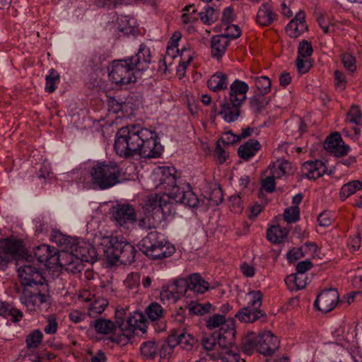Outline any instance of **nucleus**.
Listing matches in <instances>:
<instances>
[{"instance_id": "nucleus-1", "label": "nucleus", "mask_w": 362, "mask_h": 362, "mask_svg": "<svg viewBox=\"0 0 362 362\" xmlns=\"http://www.w3.org/2000/svg\"><path fill=\"white\" fill-rule=\"evenodd\" d=\"M114 149L117 156L130 158H158L163 152V146L157 132L139 124L120 128L115 137Z\"/></svg>"}, {"instance_id": "nucleus-2", "label": "nucleus", "mask_w": 362, "mask_h": 362, "mask_svg": "<svg viewBox=\"0 0 362 362\" xmlns=\"http://www.w3.org/2000/svg\"><path fill=\"white\" fill-rule=\"evenodd\" d=\"M175 169L168 166H159L151 174V180L155 188L168 191L173 200L189 208H196L201 202L193 192L189 184L176 185Z\"/></svg>"}, {"instance_id": "nucleus-3", "label": "nucleus", "mask_w": 362, "mask_h": 362, "mask_svg": "<svg viewBox=\"0 0 362 362\" xmlns=\"http://www.w3.org/2000/svg\"><path fill=\"white\" fill-rule=\"evenodd\" d=\"M121 173L120 167L115 162H97L89 168L87 176L80 177L78 182L87 188L105 189L119 182Z\"/></svg>"}, {"instance_id": "nucleus-4", "label": "nucleus", "mask_w": 362, "mask_h": 362, "mask_svg": "<svg viewBox=\"0 0 362 362\" xmlns=\"http://www.w3.org/2000/svg\"><path fill=\"white\" fill-rule=\"evenodd\" d=\"M52 240L64 247V250L83 262H92L97 259L98 250H99L98 240H95L97 248L82 239L66 237L59 232H55L52 235Z\"/></svg>"}, {"instance_id": "nucleus-5", "label": "nucleus", "mask_w": 362, "mask_h": 362, "mask_svg": "<svg viewBox=\"0 0 362 362\" xmlns=\"http://www.w3.org/2000/svg\"><path fill=\"white\" fill-rule=\"evenodd\" d=\"M140 249L153 259H161L170 257L175 251L173 245L157 231L150 232L141 241Z\"/></svg>"}, {"instance_id": "nucleus-6", "label": "nucleus", "mask_w": 362, "mask_h": 362, "mask_svg": "<svg viewBox=\"0 0 362 362\" xmlns=\"http://www.w3.org/2000/svg\"><path fill=\"white\" fill-rule=\"evenodd\" d=\"M194 52L190 47H183L181 49L175 45H168L165 54L158 62V71L166 74L173 60L180 57V62L177 68V73L181 76L184 74L187 67L193 59Z\"/></svg>"}, {"instance_id": "nucleus-7", "label": "nucleus", "mask_w": 362, "mask_h": 362, "mask_svg": "<svg viewBox=\"0 0 362 362\" xmlns=\"http://www.w3.org/2000/svg\"><path fill=\"white\" fill-rule=\"evenodd\" d=\"M136 70L131 59L114 60L109 68V77L117 86H122L135 83L137 78Z\"/></svg>"}, {"instance_id": "nucleus-8", "label": "nucleus", "mask_w": 362, "mask_h": 362, "mask_svg": "<svg viewBox=\"0 0 362 362\" xmlns=\"http://www.w3.org/2000/svg\"><path fill=\"white\" fill-rule=\"evenodd\" d=\"M262 297V293L259 290L247 293L246 295L247 305L235 314V317L242 322L250 323L264 317V313L260 310Z\"/></svg>"}, {"instance_id": "nucleus-9", "label": "nucleus", "mask_w": 362, "mask_h": 362, "mask_svg": "<svg viewBox=\"0 0 362 362\" xmlns=\"http://www.w3.org/2000/svg\"><path fill=\"white\" fill-rule=\"evenodd\" d=\"M173 199L167 192L151 194L146 197L144 206V211L155 216L161 215L163 218L173 216L175 213V205L171 201Z\"/></svg>"}, {"instance_id": "nucleus-10", "label": "nucleus", "mask_w": 362, "mask_h": 362, "mask_svg": "<svg viewBox=\"0 0 362 362\" xmlns=\"http://www.w3.org/2000/svg\"><path fill=\"white\" fill-rule=\"evenodd\" d=\"M47 284H40L33 288H24L20 297L21 303L28 311H37L49 298Z\"/></svg>"}, {"instance_id": "nucleus-11", "label": "nucleus", "mask_w": 362, "mask_h": 362, "mask_svg": "<svg viewBox=\"0 0 362 362\" xmlns=\"http://www.w3.org/2000/svg\"><path fill=\"white\" fill-rule=\"evenodd\" d=\"M18 274L21 283L25 288L30 287L32 288L40 284H47L42 273L33 267L28 259L18 268Z\"/></svg>"}, {"instance_id": "nucleus-12", "label": "nucleus", "mask_w": 362, "mask_h": 362, "mask_svg": "<svg viewBox=\"0 0 362 362\" xmlns=\"http://www.w3.org/2000/svg\"><path fill=\"white\" fill-rule=\"evenodd\" d=\"M23 248L21 240L12 238L0 240V269H4L8 262L19 256Z\"/></svg>"}, {"instance_id": "nucleus-13", "label": "nucleus", "mask_w": 362, "mask_h": 362, "mask_svg": "<svg viewBox=\"0 0 362 362\" xmlns=\"http://www.w3.org/2000/svg\"><path fill=\"white\" fill-rule=\"evenodd\" d=\"M98 240V250L103 252L104 255L109 259L117 261V256H115L116 252H120L123 245L127 243V240L123 237L114 235L98 236L95 240Z\"/></svg>"}, {"instance_id": "nucleus-14", "label": "nucleus", "mask_w": 362, "mask_h": 362, "mask_svg": "<svg viewBox=\"0 0 362 362\" xmlns=\"http://www.w3.org/2000/svg\"><path fill=\"white\" fill-rule=\"evenodd\" d=\"M187 283L184 279H178L163 287L160 296L164 303H174L178 300L186 292Z\"/></svg>"}, {"instance_id": "nucleus-15", "label": "nucleus", "mask_w": 362, "mask_h": 362, "mask_svg": "<svg viewBox=\"0 0 362 362\" xmlns=\"http://www.w3.org/2000/svg\"><path fill=\"white\" fill-rule=\"evenodd\" d=\"M235 341V321L231 320L220 328L217 338V345L221 351L228 350L237 346Z\"/></svg>"}, {"instance_id": "nucleus-16", "label": "nucleus", "mask_w": 362, "mask_h": 362, "mask_svg": "<svg viewBox=\"0 0 362 362\" xmlns=\"http://www.w3.org/2000/svg\"><path fill=\"white\" fill-rule=\"evenodd\" d=\"M34 255L37 260L47 267L57 265L59 261L58 250L49 245L42 244L34 249Z\"/></svg>"}, {"instance_id": "nucleus-17", "label": "nucleus", "mask_w": 362, "mask_h": 362, "mask_svg": "<svg viewBox=\"0 0 362 362\" xmlns=\"http://www.w3.org/2000/svg\"><path fill=\"white\" fill-rule=\"evenodd\" d=\"M339 298V296L336 289H326L319 293L314 305L321 312L327 313L335 308Z\"/></svg>"}, {"instance_id": "nucleus-18", "label": "nucleus", "mask_w": 362, "mask_h": 362, "mask_svg": "<svg viewBox=\"0 0 362 362\" xmlns=\"http://www.w3.org/2000/svg\"><path fill=\"white\" fill-rule=\"evenodd\" d=\"M324 147L327 151L337 157L344 156L350 151V147L345 144L338 132L332 133L327 137Z\"/></svg>"}, {"instance_id": "nucleus-19", "label": "nucleus", "mask_w": 362, "mask_h": 362, "mask_svg": "<svg viewBox=\"0 0 362 362\" xmlns=\"http://www.w3.org/2000/svg\"><path fill=\"white\" fill-rule=\"evenodd\" d=\"M248 90L249 86L246 82L235 79L230 84L228 95L225 96V99L243 105L246 100Z\"/></svg>"}, {"instance_id": "nucleus-20", "label": "nucleus", "mask_w": 362, "mask_h": 362, "mask_svg": "<svg viewBox=\"0 0 362 362\" xmlns=\"http://www.w3.org/2000/svg\"><path fill=\"white\" fill-rule=\"evenodd\" d=\"M278 337L270 331L259 334L258 351L264 356L272 355L279 346Z\"/></svg>"}, {"instance_id": "nucleus-21", "label": "nucleus", "mask_w": 362, "mask_h": 362, "mask_svg": "<svg viewBox=\"0 0 362 362\" xmlns=\"http://www.w3.org/2000/svg\"><path fill=\"white\" fill-rule=\"evenodd\" d=\"M131 62L136 71H144L146 70L151 62L152 57L150 48L145 44H141L137 53L132 57H129Z\"/></svg>"}, {"instance_id": "nucleus-22", "label": "nucleus", "mask_w": 362, "mask_h": 362, "mask_svg": "<svg viewBox=\"0 0 362 362\" xmlns=\"http://www.w3.org/2000/svg\"><path fill=\"white\" fill-rule=\"evenodd\" d=\"M325 163L319 160L305 162L301 168L302 175L310 180H315L324 175L327 172Z\"/></svg>"}, {"instance_id": "nucleus-23", "label": "nucleus", "mask_w": 362, "mask_h": 362, "mask_svg": "<svg viewBox=\"0 0 362 362\" xmlns=\"http://www.w3.org/2000/svg\"><path fill=\"white\" fill-rule=\"evenodd\" d=\"M242 105L232 103L224 98L221 104L218 115L227 123H231L238 120L240 115V107Z\"/></svg>"}, {"instance_id": "nucleus-24", "label": "nucleus", "mask_w": 362, "mask_h": 362, "mask_svg": "<svg viewBox=\"0 0 362 362\" xmlns=\"http://www.w3.org/2000/svg\"><path fill=\"white\" fill-rule=\"evenodd\" d=\"M113 216L117 223L123 227L133 223L136 219L135 211L129 204L118 205L113 213Z\"/></svg>"}, {"instance_id": "nucleus-25", "label": "nucleus", "mask_w": 362, "mask_h": 362, "mask_svg": "<svg viewBox=\"0 0 362 362\" xmlns=\"http://www.w3.org/2000/svg\"><path fill=\"white\" fill-rule=\"evenodd\" d=\"M305 13L299 11L286 27L287 34L293 38H296L302 35L307 29L305 22Z\"/></svg>"}, {"instance_id": "nucleus-26", "label": "nucleus", "mask_w": 362, "mask_h": 362, "mask_svg": "<svg viewBox=\"0 0 362 362\" xmlns=\"http://www.w3.org/2000/svg\"><path fill=\"white\" fill-rule=\"evenodd\" d=\"M184 281L187 283V291L190 290L194 293L202 294L209 288V284L197 273L184 278Z\"/></svg>"}, {"instance_id": "nucleus-27", "label": "nucleus", "mask_w": 362, "mask_h": 362, "mask_svg": "<svg viewBox=\"0 0 362 362\" xmlns=\"http://www.w3.org/2000/svg\"><path fill=\"white\" fill-rule=\"evenodd\" d=\"M276 14L269 2L262 4L257 13V23L261 26H268L276 20Z\"/></svg>"}, {"instance_id": "nucleus-28", "label": "nucleus", "mask_w": 362, "mask_h": 362, "mask_svg": "<svg viewBox=\"0 0 362 362\" xmlns=\"http://www.w3.org/2000/svg\"><path fill=\"white\" fill-rule=\"evenodd\" d=\"M206 84L210 90L216 93L221 92L227 89L229 85L228 76L222 71H217L211 76Z\"/></svg>"}, {"instance_id": "nucleus-29", "label": "nucleus", "mask_w": 362, "mask_h": 362, "mask_svg": "<svg viewBox=\"0 0 362 362\" xmlns=\"http://www.w3.org/2000/svg\"><path fill=\"white\" fill-rule=\"evenodd\" d=\"M345 122L354 130L356 134H360L362 126V113L358 106L353 105L346 115Z\"/></svg>"}, {"instance_id": "nucleus-30", "label": "nucleus", "mask_w": 362, "mask_h": 362, "mask_svg": "<svg viewBox=\"0 0 362 362\" xmlns=\"http://www.w3.org/2000/svg\"><path fill=\"white\" fill-rule=\"evenodd\" d=\"M169 336L175 341L176 346L180 345L182 349L187 351L192 350L197 343L196 339L185 331L173 332Z\"/></svg>"}, {"instance_id": "nucleus-31", "label": "nucleus", "mask_w": 362, "mask_h": 362, "mask_svg": "<svg viewBox=\"0 0 362 362\" xmlns=\"http://www.w3.org/2000/svg\"><path fill=\"white\" fill-rule=\"evenodd\" d=\"M229 39L226 35H218L211 39V54L217 59L221 58L226 52L229 44Z\"/></svg>"}, {"instance_id": "nucleus-32", "label": "nucleus", "mask_w": 362, "mask_h": 362, "mask_svg": "<svg viewBox=\"0 0 362 362\" xmlns=\"http://www.w3.org/2000/svg\"><path fill=\"white\" fill-rule=\"evenodd\" d=\"M261 145L257 140L250 139L238 148V156L245 160H249L253 157L260 149Z\"/></svg>"}, {"instance_id": "nucleus-33", "label": "nucleus", "mask_w": 362, "mask_h": 362, "mask_svg": "<svg viewBox=\"0 0 362 362\" xmlns=\"http://www.w3.org/2000/svg\"><path fill=\"white\" fill-rule=\"evenodd\" d=\"M127 323L128 325L127 329H132L133 333L135 329L141 330L142 332L146 331V319L145 315L140 312H133L127 317Z\"/></svg>"}, {"instance_id": "nucleus-34", "label": "nucleus", "mask_w": 362, "mask_h": 362, "mask_svg": "<svg viewBox=\"0 0 362 362\" xmlns=\"http://www.w3.org/2000/svg\"><path fill=\"white\" fill-rule=\"evenodd\" d=\"M288 231V228L281 227L279 224L274 225L267 229V237L272 243H280L287 237Z\"/></svg>"}, {"instance_id": "nucleus-35", "label": "nucleus", "mask_w": 362, "mask_h": 362, "mask_svg": "<svg viewBox=\"0 0 362 362\" xmlns=\"http://www.w3.org/2000/svg\"><path fill=\"white\" fill-rule=\"evenodd\" d=\"M93 327L98 334L103 335L113 334L117 329V325L114 322L103 317L94 321Z\"/></svg>"}, {"instance_id": "nucleus-36", "label": "nucleus", "mask_w": 362, "mask_h": 362, "mask_svg": "<svg viewBox=\"0 0 362 362\" xmlns=\"http://www.w3.org/2000/svg\"><path fill=\"white\" fill-rule=\"evenodd\" d=\"M165 219L163 218V216H155L151 213L145 211L144 216L139 221V226L145 230L156 228L162 221Z\"/></svg>"}, {"instance_id": "nucleus-37", "label": "nucleus", "mask_w": 362, "mask_h": 362, "mask_svg": "<svg viewBox=\"0 0 362 362\" xmlns=\"http://www.w3.org/2000/svg\"><path fill=\"white\" fill-rule=\"evenodd\" d=\"M176 346V342L168 336L166 342L159 343L158 355L159 356V362H168Z\"/></svg>"}, {"instance_id": "nucleus-38", "label": "nucleus", "mask_w": 362, "mask_h": 362, "mask_svg": "<svg viewBox=\"0 0 362 362\" xmlns=\"http://www.w3.org/2000/svg\"><path fill=\"white\" fill-rule=\"evenodd\" d=\"M247 78L252 81L257 90L262 95H266L271 91V80L266 76H257V74L252 73L247 76Z\"/></svg>"}, {"instance_id": "nucleus-39", "label": "nucleus", "mask_w": 362, "mask_h": 362, "mask_svg": "<svg viewBox=\"0 0 362 362\" xmlns=\"http://www.w3.org/2000/svg\"><path fill=\"white\" fill-rule=\"evenodd\" d=\"M0 316L11 317L13 322H18L23 318V313L13 305L0 301Z\"/></svg>"}, {"instance_id": "nucleus-40", "label": "nucleus", "mask_w": 362, "mask_h": 362, "mask_svg": "<svg viewBox=\"0 0 362 362\" xmlns=\"http://www.w3.org/2000/svg\"><path fill=\"white\" fill-rule=\"evenodd\" d=\"M306 276L300 274L296 273L288 276L285 279V283L291 291H298L304 288L306 286Z\"/></svg>"}, {"instance_id": "nucleus-41", "label": "nucleus", "mask_w": 362, "mask_h": 362, "mask_svg": "<svg viewBox=\"0 0 362 362\" xmlns=\"http://www.w3.org/2000/svg\"><path fill=\"white\" fill-rule=\"evenodd\" d=\"M291 165L288 162L285 160H277L272 165H269L267 172L269 175L276 179H278L286 175Z\"/></svg>"}, {"instance_id": "nucleus-42", "label": "nucleus", "mask_w": 362, "mask_h": 362, "mask_svg": "<svg viewBox=\"0 0 362 362\" xmlns=\"http://www.w3.org/2000/svg\"><path fill=\"white\" fill-rule=\"evenodd\" d=\"M362 190V181L355 180L344 184L340 189L339 195L342 200H345L356 192Z\"/></svg>"}, {"instance_id": "nucleus-43", "label": "nucleus", "mask_w": 362, "mask_h": 362, "mask_svg": "<svg viewBox=\"0 0 362 362\" xmlns=\"http://www.w3.org/2000/svg\"><path fill=\"white\" fill-rule=\"evenodd\" d=\"M159 343L147 341L141 344V354L146 360H153L158 356Z\"/></svg>"}, {"instance_id": "nucleus-44", "label": "nucleus", "mask_w": 362, "mask_h": 362, "mask_svg": "<svg viewBox=\"0 0 362 362\" xmlns=\"http://www.w3.org/2000/svg\"><path fill=\"white\" fill-rule=\"evenodd\" d=\"M107 305L108 300L106 298H95L88 305V313L91 317H95L103 313Z\"/></svg>"}, {"instance_id": "nucleus-45", "label": "nucleus", "mask_w": 362, "mask_h": 362, "mask_svg": "<svg viewBox=\"0 0 362 362\" xmlns=\"http://www.w3.org/2000/svg\"><path fill=\"white\" fill-rule=\"evenodd\" d=\"M259 334L255 332L248 333L243 341V351L247 354H252L255 349L258 351Z\"/></svg>"}, {"instance_id": "nucleus-46", "label": "nucleus", "mask_w": 362, "mask_h": 362, "mask_svg": "<svg viewBox=\"0 0 362 362\" xmlns=\"http://www.w3.org/2000/svg\"><path fill=\"white\" fill-rule=\"evenodd\" d=\"M120 252H116L115 256H117V261L121 259L122 262H132L134 259L136 250L134 247L127 242L123 245L122 249H119Z\"/></svg>"}, {"instance_id": "nucleus-47", "label": "nucleus", "mask_w": 362, "mask_h": 362, "mask_svg": "<svg viewBox=\"0 0 362 362\" xmlns=\"http://www.w3.org/2000/svg\"><path fill=\"white\" fill-rule=\"evenodd\" d=\"M45 90L48 93H53L60 81L59 74L54 69H51L45 77Z\"/></svg>"}, {"instance_id": "nucleus-48", "label": "nucleus", "mask_w": 362, "mask_h": 362, "mask_svg": "<svg viewBox=\"0 0 362 362\" xmlns=\"http://www.w3.org/2000/svg\"><path fill=\"white\" fill-rule=\"evenodd\" d=\"M114 334L110 338V341L117 343L119 345L124 346L134 337L132 329H122V333H113Z\"/></svg>"}, {"instance_id": "nucleus-49", "label": "nucleus", "mask_w": 362, "mask_h": 362, "mask_svg": "<svg viewBox=\"0 0 362 362\" xmlns=\"http://www.w3.org/2000/svg\"><path fill=\"white\" fill-rule=\"evenodd\" d=\"M43 334L39 329L32 331L25 339L26 346L29 349H36L42 343Z\"/></svg>"}, {"instance_id": "nucleus-50", "label": "nucleus", "mask_w": 362, "mask_h": 362, "mask_svg": "<svg viewBox=\"0 0 362 362\" xmlns=\"http://www.w3.org/2000/svg\"><path fill=\"white\" fill-rule=\"evenodd\" d=\"M59 327V322L55 315H47L45 317V325L44 327V332L46 334H55L58 332Z\"/></svg>"}, {"instance_id": "nucleus-51", "label": "nucleus", "mask_w": 362, "mask_h": 362, "mask_svg": "<svg viewBox=\"0 0 362 362\" xmlns=\"http://www.w3.org/2000/svg\"><path fill=\"white\" fill-rule=\"evenodd\" d=\"M164 310L158 303H152L146 310V313L152 321L160 320L164 315Z\"/></svg>"}, {"instance_id": "nucleus-52", "label": "nucleus", "mask_w": 362, "mask_h": 362, "mask_svg": "<svg viewBox=\"0 0 362 362\" xmlns=\"http://www.w3.org/2000/svg\"><path fill=\"white\" fill-rule=\"evenodd\" d=\"M187 308L191 313L203 315L210 311L211 304L209 303L202 304L195 301H191L188 304Z\"/></svg>"}, {"instance_id": "nucleus-53", "label": "nucleus", "mask_w": 362, "mask_h": 362, "mask_svg": "<svg viewBox=\"0 0 362 362\" xmlns=\"http://www.w3.org/2000/svg\"><path fill=\"white\" fill-rule=\"evenodd\" d=\"M219 357L222 362H239L240 358L238 346L221 351Z\"/></svg>"}, {"instance_id": "nucleus-54", "label": "nucleus", "mask_w": 362, "mask_h": 362, "mask_svg": "<svg viewBox=\"0 0 362 362\" xmlns=\"http://www.w3.org/2000/svg\"><path fill=\"white\" fill-rule=\"evenodd\" d=\"M284 221L288 223H296L300 219V209L297 206L288 207L284 212Z\"/></svg>"}, {"instance_id": "nucleus-55", "label": "nucleus", "mask_w": 362, "mask_h": 362, "mask_svg": "<svg viewBox=\"0 0 362 362\" xmlns=\"http://www.w3.org/2000/svg\"><path fill=\"white\" fill-rule=\"evenodd\" d=\"M228 321L229 320H226L225 315L215 314L209 317L206 321V327L210 329H213L218 327L219 326L223 327V325L226 324Z\"/></svg>"}, {"instance_id": "nucleus-56", "label": "nucleus", "mask_w": 362, "mask_h": 362, "mask_svg": "<svg viewBox=\"0 0 362 362\" xmlns=\"http://www.w3.org/2000/svg\"><path fill=\"white\" fill-rule=\"evenodd\" d=\"M199 16L202 21L208 25L213 23L218 17L216 11L209 6L199 13Z\"/></svg>"}, {"instance_id": "nucleus-57", "label": "nucleus", "mask_w": 362, "mask_h": 362, "mask_svg": "<svg viewBox=\"0 0 362 362\" xmlns=\"http://www.w3.org/2000/svg\"><path fill=\"white\" fill-rule=\"evenodd\" d=\"M313 52V49L310 42L303 40L299 43L298 48V57L306 58L310 57Z\"/></svg>"}, {"instance_id": "nucleus-58", "label": "nucleus", "mask_w": 362, "mask_h": 362, "mask_svg": "<svg viewBox=\"0 0 362 362\" xmlns=\"http://www.w3.org/2000/svg\"><path fill=\"white\" fill-rule=\"evenodd\" d=\"M341 61L344 68L350 72H354L356 69V62L355 57L350 53L342 54Z\"/></svg>"}, {"instance_id": "nucleus-59", "label": "nucleus", "mask_w": 362, "mask_h": 362, "mask_svg": "<svg viewBox=\"0 0 362 362\" xmlns=\"http://www.w3.org/2000/svg\"><path fill=\"white\" fill-rule=\"evenodd\" d=\"M124 284L129 289L136 288L140 284V275L136 272L129 274Z\"/></svg>"}, {"instance_id": "nucleus-60", "label": "nucleus", "mask_w": 362, "mask_h": 362, "mask_svg": "<svg viewBox=\"0 0 362 362\" xmlns=\"http://www.w3.org/2000/svg\"><path fill=\"white\" fill-rule=\"evenodd\" d=\"M223 192L220 187H215L208 197L209 204L211 206L218 205L223 201Z\"/></svg>"}, {"instance_id": "nucleus-61", "label": "nucleus", "mask_w": 362, "mask_h": 362, "mask_svg": "<svg viewBox=\"0 0 362 362\" xmlns=\"http://www.w3.org/2000/svg\"><path fill=\"white\" fill-rule=\"evenodd\" d=\"M346 79L344 74L339 70L334 71V85L337 90L342 91L346 86Z\"/></svg>"}, {"instance_id": "nucleus-62", "label": "nucleus", "mask_w": 362, "mask_h": 362, "mask_svg": "<svg viewBox=\"0 0 362 362\" xmlns=\"http://www.w3.org/2000/svg\"><path fill=\"white\" fill-rule=\"evenodd\" d=\"M230 209L235 214L240 213L243 209L241 198L239 195L231 196L229 199Z\"/></svg>"}, {"instance_id": "nucleus-63", "label": "nucleus", "mask_w": 362, "mask_h": 362, "mask_svg": "<svg viewBox=\"0 0 362 362\" xmlns=\"http://www.w3.org/2000/svg\"><path fill=\"white\" fill-rule=\"evenodd\" d=\"M361 243V238L359 234L349 237L347 241V247L351 252H356L359 250Z\"/></svg>"}, {"instance_id": "nucleus-64", "label": "nucleus", "mask_w": 362, "mask_h": 362, "mask_svg": "<svg viewBox=\"0 0 362 362\" xmlns=\"http://www.w3.org/2000/svg\"><path fill=\"white\" fill-rule=\"evenodd\" d=\"M275 179L270 175H268L262 182V188L267 192H273L276 189Z\"/></svg>"}]
</instances>
